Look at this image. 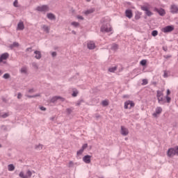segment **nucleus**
I'll return each instance as SVG.
<instances>
[{"label": "nucleus", "instance_id": "f257e3e1", "mask_svg": "<svg viewBox=\"0 0 178 178\" xmlns=\"http://www.w3.org/2000/svg\"><path fill=\"white\" fill-rule=\"evenodd\" d=\"M140 9L141 10H143L144 12H145V15L147 16H149V17L152 16V12L149 10V4L146 3L143 6H141Z\"/></svg>", "mask_w": 178, "mask_h": 178}, {"label": "nucleus", "instance_id": "f03ea898", "mask_svg": "<svg viewBox=\"0 0 178 178\" xmlns=\"http://www.w3.org/2000/svg\"><path fill=\"white\" fill-rule=\"evenodd\" d=\"M100 30L102 33H111L112 31V26L109 24H103Z\"/></svg>", "mask_w": 178, "mask_h": 178}, {"label": "nucleus", "instance_id": "7ed1b4c3", "mask_svg": "<svg viewBox=\"0 0 178 178\" xmlns=\"http://www.w3.org/2000/svg\"><path fill=\"white\" fill-rule=\"evenodd\" d=\"M19 176L21 178H31V176H33V172H31L30 170H28L26 175H24V172H20Z\"/></svg>", "mask_w": 178, "mask_h": 178}, {"label": "nucleus", "instance_id": "20e7f679", "mask_svg": "<svg viewBox=\"0 0 178 178\" xmlns=\"http://www.w3.org/2000/svg\"><path fill=\"white\" fill-rule=\"evenodd\" d=\"M170 12L172 15H177L178 13V6L176 4H172L170 7Z\"/></svg>", "mask_w": 178, "mask_h": 178}, {"label": "nucleus", "instance_id": "39448f33", "mask_svg": "<svg viewBox=\"0 0 178 178\" xmlns=\"http://www.w3.org/2000/svg\"><path fill=\"white\" fill-rule=\"evenodd\" d=\"M36 10H38V12H48L49 11V7H48V6L46 5L38 6L36 8Z\"/></svg>", "mask_w": 178, "mask_h": 178}, {"label": "nucleus", "instance_id": "423d86ee", "mask_svg": "<svg viewBox=\"0 0 178 178\" xmlns=\"http://www.w3.org/2000/svg\"><path fill=\"white\" fill-rule=\"evenodd\" d=\"M133 106H134V102H133V101L128 100L124 102V109H131V108H133Z\"/></svg>", "mask_w": 178, "mask_h": 178}, {"label": "nucleus", "instance_id": "0eeeda50", "mask_svg": "<svg viewBox=\"0 0 178 178\" xmlns=\"http://www.w3.org/2000/svg\"><path fill=\"white\" fill-rule=\"evenodd\" d=\"M154 12H156L157 13H159V15L160 16H165L166 15V11L165 10V9L160 8H154Z\"/></svg>", "mask_w": 178, "mask_h": 178}, {"label": "nucleus", "instance_id": "6e6552de", "mask_svg": "<svg viewBox=\"0 0 178 178\" xmlns=\"http://www.w3.org/2000/svg\"><path fill=\"white\" fill-rule=\"evenodd\" d=\"M58 99H60V102H64L65 101V98L60 97V96H55V97H53L51 99V102H52L53 104H55L56 102L58 101Z\"/></svg>", "mask_w": 178, "mask_h": 178}, {"label": "nucleus", "instance_id": "1a4fd4ad", "mask_svg": "<svg viewBox=\"0 0 178 178\" xmlns=\"http://www.w3.org/2000/svg\"><path fill=\"white\" fill-rule=\"evenodd\" d=\"M120 133L122 136H126L129 135V129L124 126H121Z\"/></svg>", "mask_w": 178, "mask_h": 178}, {"label": "nucleus", "instance_id": "9d476101", "mask_svg": "<svg viewBox=\"0 0 178 178\" xmlns=\"http://www.w3.org/2000/svg\"><path fill=\"white\" fill-rule=\"evenodd\" d=\"M175 30V27L173 26H167L163 29V33H170Z\"/></svg>", "mask_w": 178, "mask_h": 178}, {"label": "nucleus", "instance_id": "9b49d317", "mask_svg": "<svg viewBox=\"0 0 178 178\" xmlns=\"http://www.w3.org/2000/svg\"><path fill=\"white\" fill-rule=\"evenodd\" d=\"M9 58V53H3L0 56V63H2L3 60H6Z\"/></svg>", "mask_w": 178, "mask_h": 178}, {"label": "nucleus", "instance_id": "f8f14e48", "mask_svg": "<svg viewBox=\"0 0 178 178\" xmlns=\"http://www.w3.org/2000/svg\"><path fill=\"white\" fill-rule=\"evenodd\" d=\"M167 155L168 156H170V157L175 156V155H176V153L175 152V148L168 149Z\"/></svg>", "mask_w": 178, "mask_h": 178}, {"label": "nucleus", "instance_id": "ddd939ff", "mask_svg": "<svg viewBox=\"0 0 178 178\" xmlns=\"http://www.w3.org/2000/svg\"><path fill=\"white\" fill-rule=\"evenodd\" d=\"M83 161L85 163H91V156L86 155L83 157Z\"/></svg>", "mask_w": 178, "mask_h": 178}, {"label": "nucleus", "instance_id": "4468645a", "mask_svg": "<svg viewBox=\"0 0 178 178\" xmlns=\"http://www.w3.org/2000/svg\"><path fill=\"white\" fill-rule=\"evenodd\" d=\"M161 113H162V108L161 107H157L155 113H153V116L156 118V116H158V115H161Z\"/></svg>", "mask_w": 178, "mask_h": 178}, {"label": "nucleus", "instance_id": "2eb2a0df", "mask_svg": "<svg viewBox=\"0 0 178 178\" xmlns=\"http://www.w3.org/2000/svg\"><path fill=\"white\" fill-rule=\"evenodd\" d=\"M125 15L127 17H128V19H131L133 17V12L131 10H126Z\"/></svg>", "mask_w": 178, "mask_h": 178}, {"label": "nucleus", "instance_id": "dca6fc26", "mask_svg": "<svg viewBox=\"0 0 178 178\" xmlns=\"http://www.w3.org/2000/svg\"><path fill=\"white\" fill-rule=\"evenodd\" d=\"M47 17L49 19V20H56V16H55V15H54L51 13H47Z\"/></svg>", "mask_w": 178, "mask_h": 178}, {"label": "nucleus", "instance_id": "f3484780", "mask_svg": "<svg viewBox=\"0 0 178 178\" xmlns=\"http://www.w3.org/2000/svg\"><path fill=\"white\" fill-rule=\"evenodd\" d=\"M88 49H94L95 48V43L92 41L88 42Z\"/></svg>", "mask_w": 178, "mask_h": 178}, {"label": "nucleus", "instance_id": "a211bd4d", "mask_svg": "<svg viewBox=\"0 0 178 178\" xmlns=\"http://www.w3.org/2000/svg\"><path fill=\"white\" fill-rule=\"evenodd\" d=\"M34 54H35V59H40L42 56L41 54V51H40L36 50L34 51Z\"/></svg>", "mask_w": 178, "mask_h": 178}, {"label": "nucleus", "instance_id": "6ab92c4d", "mask_svg": "<svg viewBox=\"0 0 178 178\" xmlns=\"http://www.w3.org/2000/svg\"><path fill=\"white\" fill-rule=\"evenodd\" d=\"M158 102L160 104V105H163L166 102L165 101V99H163V97L161 96L160 97H157Z\"/></svg>", "mask_w": 178, "mask_h": 178}, {"label": "nucleus", "instance_id": "aec40b11", "mask_svg": "<svg viewBox=\"0 0 178 178\" xmlns=\"http://www.w3.org/2000/svg\"><path fill=\"white\" fill-rule=\"evenodd\" d=\"M42 30H44V31H45V33H47V34H49V26H47V25H43L42 26Z\"/></svg>", "mask_w": 178, "mask_h": 178}, {"label": "nucleus", "instance_id": "412c9836", "mask_svg": "<svg viewBox=\"0 0 178 178\" xmlns=\"http://www.w3.org/2000/svg\"><path fill=\"white\" fill-rule=\"evenodd\" d=\"M17 30H24V24H23V22L18 23Z\"/></svg>", "mask_w": 178, "mask_h": 178}, {"label": "nucleus", "instance_id": "4be33fe9", "mask_svg": "<svg viewBox=\"0 0 178 178\" xmlns=\"http://www.w3.org/2000/svg\"><path fill=\"white\" fill-rule=\"evenodd\" d=\"M42 147L43 145L42 144L35 145V149L37 151H41V149H42Z\"/></svg>", "mask_w": 178, "mask_h": 178}, {"label": "nucleus", "instance_id": "5701e85b", "mask_svg": "<svg viewBox=\"0 0 178 178\" xmlns=\"http://www.w3.org/2000/svg\"><path fill=\"white\" fill-rule=\"evenodd\" d=\"M8 169L9 172H13V170H15V165L13 164H10L8 165Z\"/></svg>", "mask_w": 178, "mask_h": 178}, {"label": "nucleus", "instance_id": "b1692460", "mask_svg": "<svg viewBox=\"0 0 178 178\" xmlns=\"http://www.w3.org/2000/svg\"><path fill=\"white\" fill-rule=\"evenodd\" d=\"M161 97H163V92H162L161 90H157L156 91V97L159 98Z\"/></svg>", "mask_w": 178, "mask_h": 178}, {"label": "nucleus", "instance_id": "393cba45", "mask_svg": "<svg viewBox=\"0 0 178 178\" xmlns=\"http://www.w3.org/2000/svg\"><path fill=\"white\" fill-rule=\"evenodd\" d=\"M117 70L118 67H112L108 68V72H110L111 73H115V72H116Z\"/></svg>", "mask_w": 178, "mask_h": 178}, {"label": "nucleus", "instance_id": "a878e982", "mask_svg": "<svg viewBox=\"0 0 178 178\" xmlns=\"http://www.w3.org/2000/svg\"><path fill=\"white\" fill-rule=\"evenodd\" d=\"M20 72H21V73H22L24 74H27V67H22L20 70Z\"/></svg>", "mask_w": 178, "mask_h": 178}, {"label": "nucleus", "instance_id": "bb28decb", "mask_svg": "<svg viewBox=\"0 0 178 178\" xmlns=\"http://www.w3.org/2000/svg\"><path fill=\"white\" fill-rule=\"evenodd\" d=\"M93 13H94V10H92V9L87 10L84 12L85 15H90Z\"/></svg>", "mask_w": 178, "mask_h": 178}, {"label": "nucleus", "instance_id": "cd10ccee", "mask_svg": "<svg viewBox=\"0 0 178 178\" xmlns=\"http://www.w3.org/2000/svg\"><path fill=\"white\" fill-rule=\"evenodd\" d=\"M118 46L116 44H113L111 47V49H113V51H116V49H118Z\"/></svg>", "mask_w": 178, "mask_h": 178}, {"label": "nucleus", "instance_id": "c85d7f7f", "mask_svg": "<svg viewBox=\"0 0 178 178\" xmlns=\"http://www.w3.org/2000/svg\"><path fill=\"white\" fill-rule=\"evenodd\" d=\"M152 35L153 37H156V35H158V31H156V30L153 31L152 32Z\"/></svg>", "mask_w": 178, "mask_h": 178}, {"label": "nucleus", "instance_id": "c756f323", "mask_svg": "<svg viewBox=\"0 0 178 178\" xmlns=\"http://www.w3.org/2000/svg\"><path fill=\"white\" fill-rule=\"evenodd\" d=\"M18 3L19 2L17 1V0H15V1L13 2V6H15V8H19Z\"/></svg>", "mask_w": 178, "mask_h": 178}, {"label": "nucleus", "instance_id": "7c9ffc66", "mask_svg": "<svg viewBox=\"0 0 178 178\" xmlns=\"http://www.w3.org/2000/svg\"><path fill=\"white\" fill-rule=\"evenodd\" d=\"M72 26H74V27H79V22H73L71 23Z\"/></svg>", "mask_w": 178, "mask_h": 178}, {"label": "nucleus", "instance_id": "2f4dec72", "mask_svg": "<svg viewBox=\"0 0 178 178\" xmlns=\"http://www.w3.org/2000/svg\"><path fill=\"white\" fill-rule=\"evenodd\" d=\"M140 65H141L142 66H145V65H147V60H142L140 61Z\"/></svg>", "mask_w": 178, "mask_h": 178}, {"label": "nucleus", "instance_id": "473e14b6", "mask_svg": "<svg viewBox=\"0 0 178 178\" xmlns=\"http://www.w3.org/2000/svg\"><path fill=\"white\" fill-rule=\"evenodd\" d=\"M148 84V80L147 79H143L142 86H147Z\"/></svg>", "mask_w": 178, "mask_h": 178}, {"label": "nucleus", "instance_id": "72a5a7b5", "mask_svg": "<svg viewBox=\"0 0 178 178\" xmlns=\"http://www.w3.org/2000/svg\"><path fill=\"white\" fill-rule=\"evenodd\" d=\"M140 17H141V14L140 13L136 14L135 15L136 20H138L139 19H140Z\"/></svg>", "mask_w": 178, "mask_h": 178}, {"label": "nucleus", "instance_id": "f704fd0d", "mask_svg": "<svg viewBox=\"0 0 178 178\" xmlns=\"http://www.w3.org/2000/svg\"><path fill=\"white\" fill-rule=\"evenodd\" d=\"M87 147H88V145L87 143H85V144L83 145V146L81 147V149L84 151V149H86V148H87Z\"/></svg>", "mask_w": 178, "mask_h": 178}, {"label": "nucleus", "instance_id": "c9c22d12", "mask_svg": "<svg viewBox=\"0 0 178 178\" xmlns=\"http://www.w3.org/2000/svg\"><path fill=\"white\" fill-rule=\"evenodd\" d=\"M9 77H10V75L9 74H4L3 76V78L6 79H9Z\"/></svg>", "mask_w": 178, "mask_h": 178}, {"label": "nucleus", "instance_id": "e433bc0d", "mask_svg": "<svg viewBox=\"0 0 178 178\" xmlns=\"http://www.w3.org/2000/svg\"><path fill=\"white\" fill-rule=\"evenodd\" d=\"M102 105H103V106H108V101L104 100L102 102Z\"/></svg>", "mask_w": 178, "mask_h": 178}, {"label": "nucleus", "instance_id": "4c0bfd02", "mask_svg": "<svg viewBox=\"0 0 178 178\" xmlns=\"http://www.w3.org/2000/svg\"><path fill=\"white\" fill-rule=\"evenodd\" d=\"M174 151L175 152V155L178 156V146H176L175 147H174Z\"/></svg>", "mask_w": 178, "mask_h": 178}, {"label": "nucleus", "instance_id": "58836bf2", "mask_svg": "<svg viewBox=\"0 0 178 178\" xmlns=\"http://www.w3.org/2000/svg\"><path fill=\"white\" fill-rule=\"evenodd\" d=\"M83 102H84V100L81 99V100H79L78 101V102L76 103V105L78 106H80V105H81V104H83Z\"/></svg>", "mask_w": 178, "mask_h": 178}, {"label": "nucleus", "instance_id": "ea45409f", "mask_svg": "<svg viewBox=\"0 0 178 178\" xmlns=\"http://www.w3.org/2000/svg\"><path fill=\"white\" fill-rule=\"evenodd\" d=\"M83 152H84V150L80 149L78 152H77V155H81V154H83Z\"/></svg>", "mask_w": 178, "mask_h": 178}, {"label": "nucleus", "instance_id": "a19ab883", "mask_svg": "<svg viewBox=\"0 0 178 178\" xmlns=\"http://www.w3.org/2000/svg\"><path fill=\"white\" fill-rule=\"evenodd\" d=\"M68 166L69 168H73V166H74V163H73V161H70Z\"/></svg>", "mask_w": 178, "mask_h": 178}, {"label": "nucleus", "instance_id": "79ce46f5", "mask_svg": "<svg viewBox=\"0 0 178 178\" xmlns=\"http://www.w3.org/2000/svg\"><path fill=\"white\" fill-rule=\"evenodd\" d=\"M165 99H166L168 104L170 103L171 98L169 96H166Z\"/></svg>", "mask_w": 178, "mask_h": 178}, {"label": "nucleus", "instance_id": "37998d69", "mask_svg": "<svg viewBox=\"0 0 178 178\" xmlns=\"http://www.w3.org/2000/svg\"><path fill=\"white\" fill-rule=\"evenodd\" d=\"M22 97H23V95L20 92H18V94H17V99H22Z\"/></svg>", "mask_w": 178, "mask_h": 178}, {"label": "nucleus", "instance_id": "c03bdc74", "mask_svg": "<svg viewBox=\"0 0 178 178\" xmlns=\"http://www.w3.org/2000/svg\"><path fill=\"white\" fill-rule=\"evenodd\" d=\"M26 52H33V49L31 47H29L26 49Z\"/></svg>", "mask_w": 178, "mask_h": 178}, {"label": "nucleus", "instance_id": "a18cd8bd", "mask_svg": "<svg viewBox=\"0 0 178 178\" xmlns=\"http://www.w3.org/2000/svg\"><path fill=\"white\" fill-rule=\"evenodd\" d=\"M32 66L35 69H38V65L36 64V63H33Z\"/></svg>", "mask_w": 178, "mask_h": 178}, {"label": "nucleus", "instance_id": "49530a36", "mask_svg": "<svg viewBox=\"0 0 178 178\" xmlns=\"http://www.w3.org/2000/svg\"><path fill=\"white\" fill-rule=\"evenodd\" d=\"M77 19H79V20H84V17H83V16L81 15H78Z\"/></svg>", "mask_w": 178, "mask_h": 178}, {"label": "nucleus", "instance_id": "de8ad7c7", "mask_svg": "<svg viewBox=\"0 0 178 178\" xmlns=\"http://www.w3.org/2000/svg\"><path fill=\"white\" fill-rule=\"evenodd\" d=\"M8 116H9V115H8V113H4V114H3V115H1V117L3 118L4 119H5L6 118H8Z\"/></svg>", "mask_w": 178, "mask_h": 178}, {"label": "nucleus", "instance_id": "09e8293b", "mask_svg": "<svg viewBox=\"0 0 178 178\" xmlns=\"http://www.w3.org/2000/svg\"><path fill=\"white\" fill-rule=\"evenodd\" d=\"M25 97H27V98H35V96L29 95H26Z\"/></svg>", "mask_w": 178, "mask_h": 178}, {"label": "nucleus", "instance_id": "8fccbe9b", "mask_svg": "<svg viewBox=\"0 0 178 178\" xmlns=\"http://www.w3.org/2000/svg\"><path fill=\"white\" fill-rule=\"evenodd\" d=\"M66 111H67V113H68L69 115H70V113H72V109H70V108H67Z\"/></svg>", "mask_w": 178, "mask_h": 178}, {"label": "nucleus", "instance_id": "3c124183", "mask_svg": "<svg viewBox=\"0 0 178 178\" xmlns=\"http://www.w3.org/2000/svg\"><path fill=\"white\" fill-rule=\"evenodd\" d=\"M51 56H53V58H55V56H56V51H53L51 53Z\"/></svg>", "mask_w": 178, "mask_h": 178}, {"label": "nucleus", "instance_id": "603ef678", "mask_svg": "<svg viewBox=\"0 0 178 178\" xmlns=\"http://www.w3.org/2000/svg\"><path fill=\"white\" fill-rule=\"evenodd\" d=\"M13 47H19V44L17 42H13Z\"/></svg>", "mask_w": 178, "mask_h": 178}, {"label": "nucleus", "instance_id": "864d4df0", "mask_svg": "<svg viewBox=\"0 0 178 178\" xmlns=\"http://www.w3.org/2000/svg\"><path fill=\"white\" fill-rule=\"evenodd\" d=\"M40 111H47V108L44 106L40 107Z\"/></svg>", "mask_w": 178, "mask_h": 178}, {"label": "nucleus", "instance_id": "5fc2aeb1", "mask_svg": "<svg viewBox=\"0 0 178 178\" xmlns=\"http://www.w3.org/2000/svg\"><path fill=\"white\" fill-rule=\"evenodd\" d=\"M163 77H168V72H166V71H164Z\"/></svg>", "mask_w": 178, "mask_h": 178}, {"label": "nucleus", "instance_id": "6e6d98bb", "mask_svg": "<svg viewBox=\"0 0 178 178\" xmlns=\"http://www.w3.org/2000/svg\"><path fill=\"white\" fill-rule=\"evenodd\" d=\"M72 97H77V92H73Z\"/></svg>", "mask_w": 178, "mask_h": 178}, {"label": "nucleus", "instance_id": "4d7b16f0", "mask_svg": "<svg viewBox=\"0 0 178 178\" xmlns=\"http://www.w3.org/2000/svg\"><path fill=\"white\" fill-rule=\"evenodd\" d=\"M170 95V90L169 89L167 90V96Z\"/></svg>", "mask_w": 178, "mask_h": 178}, {"label": "nucleus", "instance_id": "13d9d810", "mask_svg": "<svg viewBox=\"0 0 178 178\" xmlns=\"http://www.w3.org/2000/svg\"><path fill=\"white\" fill-rule=\"evenodd\" d=\"M164 58H165V59H169V58H172L171 56H165Z\"/></svg>", "mask_w": 178, "mask_h": 178}, {"label": "nucleus", "instance_id": "bf43d9fd", "mask_svg": "<svg viewBox=\"0 0 178 178\" xmlns=\"http://www.w3.org/2000/svg\"><path fill=\"white\" fill-rule=\"evenodd\" d=\"M29 92H34V89H29Z\"/></svg>", "mask_w": 178, "mask_h": 178}, {"label": "nucleus", "instance_id": "052dcab7", "mask_svg": "<svg viewBox=\"0 0 178 178\" xmlns=\"http://www.w3.org/2000/svg\"><path fill=\"white\" fill-rule=\"evenodd\" d=\"M1 128H2L3 130H6V127H5V126H2Z\"/></svg>", "mask_w": 178, "mask_h": 178}, {"label": "nucleus", "instance_id": "680f3d73", "mask_svg": "<svg viewBox=\"0 0 178 178\" xmlns=\"http://www.w3.org/2000/svg\"><path fill=\"white\" fill-rule=\"evenodd\" d=\"M50 120H55V117H52L50 118Z\"/></svg>", "mask_w": 178, "mask_h": 178}, {"label": "nucleus", "instance_id": "e2e57ef3", "mask_svg": "<svg viewBox=\"0 0 178 178\" xmlns=\"http://www.w3.org/2000/svg\"><path fill=\"white\" fill-rule=\"evenodd\" d=\"M33 97H35H35H40V95L37 94V95H33Z\"/></svg>", "mask_w": 178, "mask_h": 178}, {"label": "nucleus", "instance_id": "0e129e2a", "mask_svg": "<svg viewBox=\"0 0 178 178\" xmlns=\"http://www.w3.org/2000/svg\"><path fill=\"white\" fill-rule=\"evenodd\" d=\"M0 76H2V70H0Z\"/></svg>", "mask_w": 178, "mask_h": 178}, {"label": "nucleus", "instance_id": "69168bd1", "mask_svg": "<svg viewBox=\"0 0 178 178\" xmlns=\"http://www.w3.org/2000/svg\"><path fill=\"white\" fill-rule=\"evenodd\" d=\"M73 34H76V31H72Z\"/></svg>", "mask_w": 178, "mask_h": 178}, {"label": "nucleus", "instance_id": "338daca9", "mask_svg": "<svg viewBox=\"0 0 178 178\" xmlns=\"http://www.w3.org/2000/svg\"><path fill=\"white\" fill-rule=\"evenodd\" d=\"M127 95H124V96H123V98H127Z\"/></svg>", "mask_w": 178, "mask_h": 178}, {"label": "nucleus", "instance_id": "774afa93", "mask_svg": "<svg viewBox=\"0 0 178 178\" xmlns=\"http://www.w3.org/2000/svg\"><path fill=\"white\" fill-rule=\"evenodd\" d=\"M87 1V2H90V1H91V0H86Z\"/></svg>", "mask_w": 178, "mask_h": 178}]
</instances>
